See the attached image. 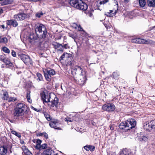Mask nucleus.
Listing matches in <instances>:
<instances>
[{
  "mask_svg": "<svg viewBox=\"0 0 155 155\" xmlns=\"http://www.w3.org/2000/svg\"><path fill=\"white\" fill-rule=\"evenodd\" d=\"M36 75L38 78L37 79L39 81H42L43 80V77L41 74H40L38 72L36 74Z\"/></svg>",
  "mask_w": 155,
  "mask_h": 155,
  "instance_id": "34",
  "label": "nucleus"
},
{
  "mask_svg": "<svg viewBox=\"0 0 155 155\" xmlns=\"http://www.w3.org/2000/svg\"><path fill=\"white\" fill-rule=\"evenodd\" d=\"M1 27L2 28H3V29H4L5 28V25H1Z\"/></svg>",
  "mask_w": 155,
  "mask_h": 155,
  "instance_id": "63",
  "label": "nucleus"
},
{
  "mask_svg": "<svg viewBox=\"0 0 155 155\" xmlns=\"http://www.w3.org/2000/svg\"><path fill=\"white\" fill-rule=\"evenodd\" d=\"M74 78L76 82L81 86L84 85L86 80V76L85 74H82L79 75H74Z\"/></svg>",
  "mask_w": 155,
  "mask_h": 155,
  "instance_id": "5",
  "label": "nucleus"
},
{
  "mask_svg": "<svg viewBox=\"0 0 155 155\" xmlns=\"http://www.w3.org/2000/svg\"><path fill=\"white\" fill-rule=\"evenodd\" d=\"M108 2V0H101L99 2V4L100 5H104Z\"/></svg>",
  "mask_w": 155,
  "mask_h": 155,
  "instance_id": "45",
  "label": "nucleus"
},
{
  "mask_svg": "<svg viewBox=\"0 0 155 155\" xmlns=\"http://www.w3.org/2000/svg\"><path fill=\"white\" fill-rule=\"evenodd\" d=\"M35 150V155H45L43 153V151L37 150Z\"/></svg>",
  "mask_w": 155,
  "mask_h": 155,
  "instance_id": "33",
  "label": "nucleus"
},
{
  "mask_svg": "<svg viewBox=\"0 0 155 155\" xmlns=\"http://www.w3.org/2000/svg\"><path fill=\"white\" fill-rule=\"evenodd\" d=\"M43 133H40V134H39V136H42V135H43Z\"/></svg>",
  "mask_w": 155,
  "mask_h": 155,
  "instance_id": "61",
  "label": "nucleus"
},
{
  "mask_svg": "<svg viewBox=\"0 0 155 155\" xmlns=\"http://www.w3.org/2000/svg\"><path fill=\"white\" fill-rule=\"evenodd\" d=\"M16 100L14 98H10L9 100V101H15Z\"/></svg>",
  "mask_w": 155,
  "mask_h": 155,
  "instance_id": "57",
  "label": "nucleus"
},
{
  "mask_svg": "<svg viewBox=\"0 0 155 155\" xmlns=\"http://www.w3.org/2000/svg\"><path fill=\"white\" fill-rule=\"evenodd\" d=\"M29 38L31 40L34 41L35 42V44L36 41H38L39 39V38L37 37V36L35 35L33 33H31L30 34L29 37Z\"/></svg>",
  "mask_w": 155,
  "mask_h": 155,
  "instance_id": "21",
  "label": "nucleus"
},
{
  "mask_svg": "<svg viewBox=\"0 0 155 155\" xmlns=\"http://www.w3.org/2000/svg\"><path fill=\"white\" fill-rule=\"evenodd\" d=\"M16 20L12 19L7 20L6 21V24L9 26H12L13 27H16L18 26V24Z\"/></svg>",
  "mask_w": 155,
  "mask_h": 155,
  "instance_id": "15",
  "label": "nucleus"
},
{
  "mask_svg": "<svg viewBox=\"0 0 155 155\" xmlns=\"http://www.w3.org/2000/svg\"><path fill=\"white\" fill-rule=\"evenodd\" d=\"M54 48L55 49H58V51L63 52V47L62 45L60 44L57 42H54L52 44Z\"/></svg>",
  "mask_w": 155,
  "mask_h": 155,
  "instance_id": "18",
  "label": "nucleus"
},
{
  "mask_svg": "<svg viewBox=\"0 0 155 155\" xmlns=\"http://www.w3.org/2000/svg\"><path fill=\"white\" fill-rule=\"evenodd\" d=\"M82 36H84L85 37H87L88 36V34L84 30H83L81 33Z\"/></svg>",
  "mask_w": 155,
  "mask_h": 155,
  "instance_id": "44",
  "label": "nucleus"
},
{
  "mask_svg": "<svg viewBox=\"0 0 155 155\" xmlns=\"http://www.w3.org/2000/svg\"><path fill=\"white\" fill-rule=\"evenodd\" d=\"M63 47V50L64 51V49L65 48V49H67L68 48H69V46L68 44H63L62 45Z\"/></svg>",
  "mask_w": 155,
  "mask_h": 155,
  "instance_id": "49",
  "label": "nucleus"
},
{
  "mask_svg": "<svg viewBox=\"0 0 155 155\" xmlns=\"http://www.w3.org/2000/svg\"><path fill=\"white\" fill-rule=\"evenodd\" d=\"M133 43L141 44L142 39L140 38H134L132 40Z\"/></svg>",
  "mask_w": 155,
  "mask_h": 155,
  "instance_id": "27",
  "label": "nucleus"
},
{
  "mask_svg": "<svg viewBox=\"0 0 155 155\" xmlns=\"http://www.w3.org/2000/svg\"><path fill=\"white\" fill-rule=\"evenodd\" d=\"M41 140H40L38 139L36 140V145L35 147V150H37L38 148L40 147L41 144Z\"/></svg>",
  "mask_w": 155,
  "mask_h": 155,
  "instance_id": "29",
  "label": "nucleus"
},
{
  "mask_svg": "<svg viewBox=\"0 0 155 155\" xmlns=\"http://www.w3.org/2000/svg\"><path fill=\"white\" fill-rule=\"evenodd\" d=\"M155 42H153L152 40L148 39L146 40L142 39L141 44H153Z\"/></svg>",
  "mask_w": 155,
  "mask_h": 155,
  "instance_id": "22",
  "label": "nucleus"
},
{
  "mask_svg": "<svg viewBox=\"0 0 155 155\" xmlns=\"http://www.w3.org/2000/svg\"><path fill=\"white\" fill-rule=\"evenodd\" d=\"M119 155H133V154L130 149L125 148L120 152Z\"/></svg>",
  "mask_w": 155,
  "mask_h": 155,
  "instance_id": "17",
  "label": "nucleus"
},
{
  "mask_svg": "<svg viewBox=\"0 0 155 155\" xmlns=\"http://www.w3.org/2000/svg\"><path fill=\"white\" fill-rule=\"evenodd\" d=\"M91 123H92V125H93L94 126L95 125L96 123L95 122H94V121H92Z\"/></svg>",
  "mask_w": 155,
  "mask_h": 155,
  "instance_id": "60",
  "label": "nucleus"
},
{
  "mask_svg": "<svg viewBox=\"0 0 155 155\" xmlns=\"http://www.w3.org/2000/svg\"><path fill=\"white\" fill-rule=\"evenodd\" d=\"M110 128L111 130H114V127L111 126H110Z\"/></svg>",
  "mask_w": 155,
  "mask_h": 155,
  "instance_id": "59",
  "label": "nucleus"
},
{
  "mask_svg": "<svg viewBox=\"0 0 155 155\" xmlns=\"http://www.w3.org/2000/svg\"><path fill=\"white\" fill-rule=\"evenodd\" d=\"M30 91L27 92L26 97L27 100H29L30 98Z\"/></svg>",
  "mask_w": 155,
  "mask_h": 155,
  "instance_id": "51",
  "label": "nucleus"
},
{
  "mask_svg": "<svg viewBox=\"0 0 155 155\" xmlns=\"http://www.w3.org/2000/svg\"><path fill=\"white\" fill-rule=\"evenodd\" d=\"M47 144L46 143H44L42 145H40V147L38 148L37 150H40L41 151H44L43 150L47 148Z\"/></svg>",
  "mask_w": 155,
  "mask_h": 155,
  "instance_id": "30",
  "label": "nucleus"
},
{
  "mask_svg": "<svg viewBox=\"0 0 155 155\" xmlns=\"http://www.w3.org/2000/svg\"><path fill=\"white\" fill-rule=\"evenodd\" d=\"M29 102V103H31L32 101L30 99H30H28V100H27Z\"/></svg>",
  "mask_w": 155,
  "mask_h": 155,
  "instance_id": "64",
  "label": "nucleus"
},
{
  "mask_svg": "<svg viewBox=\"0 0 155 155\" xmlns=\"http://www.w3.org/2000/svg\"><path fill=\"white\" fill-rule=\"evenodd\" d=\"M8 97V93L6 92H4L3 94V99L4 100H7Z\"/></svg>",
  "mask_w": 155,
  "mask_h": 155,
  "instance_id": "39",
  "label": "nucleus"
},
{
  "mask_svg": "<svg viewBox=\"0 0 155 155\" xmlns=\"http://www.w3.org/2000/svg\"><path fill=\"white\" fill-rule=\"evenodd\" d=\"M136 124L135 120L131 119L121 122L119 124V127L120 129L125 131H127L134 127Z\"/></svg>",
  "mask_w": 155,
  "mask_h": 155,
  "instance_id": "3",
  "label": "nucleus"
},
{
  "mask_svg": "<svg viewBox=\"0 0 155 155\" xmlns=\"http://www.w3.org/2000/svg\"><path fill=\"white\" fill-rule=\"evenodd\" d=\"M12 55L14 57H15L16 56L15 52L13 50H12Z\"/></svg>",
  "mask_w": 155,
  "mask_h": 155,
  "instance_id": "53",
  "label": "nucleus"
},
{
  "mask_svg": "<svg viewBox=\"0 0 155 155\" xmlns=\"http://www.w3.org/2000/svg\"><path fill=\"white\" fill-rule=\"evenodd\" d=\"M36 35L39 39H44L47 36L46 27L43 25H37L35 27Z\"/></svg>",
  "mask_w": 155,
  "mask_h": 155,
  "instance_id": "4",
  "label": "nucleus"
},
{
  "mask_svg": "<svg viewBox=\"0 0 155 155\" xmlns=\"http://www.w3.org/2000/svg\"><path fill=\"white\" fill-rule=\"evenodd\" d=\"M87 4L82 1V2H80L77 8L83 11H86L87 9Z\"/></svg>",
  "mask_w": 155,
  "mask_h": 155,
  "instance_id": "11",
  "label": "nucleus"
},
{
  "mask_svg": "<svg viewBox=\"0 0 155 155\" xmlns=\"http://www.w3.org/2000/svg\"><path fill=\"white\" fill-rule=\"evenodd\" d=\"M31 109L34 110L38 112H40L41 111L40 109H37L36 108H35L32 106H31Z\"/></svg>",
  "mask_w": 155,
  "mask_h": 155,
  "instance_id": "52",
  "label": "nucleus"
},
{
  "mask_svg": "<svg viewBox=\"0 0 155 155\" xmlns=\"http://www.w3.org/2000/svg\"><path fill=\"white\" fill-rule=\"evenodd\" d=\"M1 4L2 5H6L11 3V2L10 0H3L2 1Z\"/></svg>",
  "mask_w": 155,
  "mask_h": 155,
  "instance_id": "31",
  "label": "nucleus"
},
{
  "mask_svg": "<svg viewBox=\"0 0 155 155\" xmlns=\"http://www.w3.org/2000/svg\"><path fill=\"white\" fill-rule=\"evenodd\" d=\"M80 2H82L81 0H68V3L72 7L75 8H77Z\"/></svg>",
  "mask_w": 155,
  "mask_h": 155,
  "instance_id": "13",
  "label": "nucleus"
},
{
  "mask_svg": "<svg viewBox=\"0 0 155 155\" xmlns=\"http://www.w3.org/2000/svg\"><path fill=\"white\" fill-rule=\"evenodd\" d=\"M24 152L26 155H32V153L28 149H25Z\"/></svg>",
  "mask_w": 155,
  "mask_h": 155,
  "instance_id": "38",
  "label": "nucleus"
},
{
  "mask_svg": "<svg viewBox=\"0 0 155 155\" xmlns=\"http://www.w3.org/2000/svg\"><path fill=\"white\" fill-rule=\"evenodd\" d=\"M94 10L93 8H90V10H87V11L88 12V13H89V16L91 17L92 15V12L94 11Z\"/></svg>",
  "mask_w": 155,
  "mask_h": 155,
  "instance_id": "46",
  "label": "nucleus"
},
{
  "mask_svg": "<svg viewBox=\"0 0 155 155\" xmlns=\"http://www.w3.org/2000/svg\"><path fill=\"white\" fill-rule=\"evenodd\" d=\"M29 109L23 103H18L14 108V116L18 120H23V117H28L29 113Z\"/></svg>",
  "mask_w": 155,
  "mask_h": 155,
  "instance_id": "1",
  "label": "nucleus"
},
{
  "mask_svg": "<svg viewBox=\"0 0 155 155\" xmlns=\"http://www.w3.org/2000/svg\"><path fill=\"white\" fill-rule=\"evenodd\" d=\"M65 55H66V56L68 57V54L67 53H64L60 57V60H63V58H64Z\"/></svg>",
  "mask_w": 155,
  "mask_h": 155,
  "instance_id": "48",
  "label": "nucleus"
},
{
  "mask_svg": "<svg viewBox=\"0 0 155 155\" xmlns=\"http://www.w3.org/2000/svg\"><path fill=\"white\" fill-rule=\"evenodd\" d=\"M147 5L149 7H155V0H147Z\"/></svg>",
  "mask_w": 155,
  "mask_h": 155,
  "instance_id": "23",
  "label": "nucleus"
},
{
  "mask_svg": "<svg viewBox=\"0 0 155 155\" xmlns=\"http://www.w3.org/2000/svg\"><path fill=\"white\" fill-rule=\"evenodd\" d=\"M69 36L74 39H75L77 37L76 34L74 33L69 34Z\"/></svg>",
  "mask_w": 155,
  "mask_h": 155,
  "instance_id": "43",
  "label": "nucleus"
},
{
  "mask_svg": "<svg viewBox=\"0 0 155 155\" xmlns=\"http://www.w3.org/2000/svg\"><path fill=\"white\" fill-rule=\"evenodd\" d=\"M44 115L46 119L48 121H49L51 120V119L50 118V116L47 113H45L44 114Z\"/></svg>",
  "mask_w": 155,
  "mask_h": 155,
  "instance_id": "41",
  "label": "nucleus"
},
{
  "mask_svg": "<svg viewBox=\"0 0 155 155\" xmlns=\"http://www.w3.org/2000/svg\"><path fill=\"white\" fill-rule=\"evenodd\" d=\"M139 140L141 142H146L148 140H151V137L149 135L144 136L143 135L140 136L138 137Z\"/></svg>",
  "mask_w": 155,
  "mask_h": 155,
  "instance_id": "16",
  "label": "nucleus"
},
{
  "mask_svg": "<svg viewBox=\"0 0 155 155\" xmlns=\"http://www.w3.org/2000/svg\"><path fill=\"white\" fill-rule=\"evenodd\" d=\"M3 11L2 9L1 8H0V14L2 13Z\"/></svg>",
  "mask_w": 155,
  "mask_h": 155,
  "instance_id": "58",
  "label": "nucleus"
},
{
  "mask_svg": "<svg viewBox=\"0 0 155 155\" xmlns=\"http://www.w3.org/2000/svg\"><path fill=\"white\" fill-rule=\"evenodd\" d=\"M45 155H58L57 153H55L54 151L51 148H47L43 151Z\"/></svg>",
  "mask_w": 155,
  "mask_h": 155,
  "instance_id": "14",
  "label": "nucleus"
},
{
  "mask_svg": "<svg viewBox=\"0 0 155 155\" xmlns=\"http://www.w3.org/2000/svg\"><path fill=\"white\" fill-rule=\"evenodd\" d=\"M3 62L5 63L6 65H8L9 67H12L13 65L12 63L8 58H6Z\"/></svg>",
  "mask_w": 155,
  "mask_h": 155,
  "instance_id": "26",
  "label": "nucleus"
},
{
  "mask_svg": "<svg viewBox=\"0 0 155 155\" xmlns=\"http://www.w3.org/2000/svg\"><path fill=\"white\" fill-rule=\"evenodd\" d=\"M43 134V135L46 139H47L48 138V135L46 133L44 132Z\"/></svg>",
  "mask_w": 155,
  "mask_h": 155,
  "instance_id": "55",
  "label": "nucleus"
},
{
  "mask_svg": "<svg viewBox=\"0 0 155 155\" xmlns=\"http://www.w3.org/2000/svg\"><path fill=\"white\" fill-rule=\"evenodd\" d=\"M44 76L47 81H50L51 80V76L55 74V71L54 69L48 68L44 71Z\"/></svg>",
  "mask_w": 155,
  "mask_h": 155,
  "instance_id": "6",
  "label": "nucleus"
},
{
  "mask_svg": "<svg viewBox=\"0 0 155 155\" xmlns=\"http://www.w3.org/2000/svg\"><path fill=\"white\" fill-rule=\"evenodd\" d=\"M7 39L5 37L2 38L0 37V43H5L7 42Z\"/></svg>",
  "mask_w": 155,
  "mask_h": 155,
  "instance_id": "35",
  "label": "nucleus"
},
{
  "mask_svg": "<svg viewBox=\"0 0 155 155\" xmlns=\"http://www.w3.org/2000/svg\"><path fill=\"white\" fill-rule=\"evenodd\" d=\"M43 15L42 12H38L35 15L38 18H40L41 15Z\"/></svg>",
  "mask_w": 155,
  "mask_h": 155,
  "instance_id": "47",
  "label": "nucleus"
},
{
  "mask_svg": "<svg viewBox=\"0 0 155 155\" xmlns=\"http://www.w3.org/2000/svg\"><path fill=\"white\" fill-rule=\"evenodd\" d=\"M139 3L140 6L141 7H143L146 4L145 0H139Z\"/></svg>",
  "mask_w": 155,
  "mask_h": 155,
  "instance_id": "32",
  "label": "nucleus"
},
{
  "mask_svg": "<svg viewBox=\"0 0 155 155\" xmlns=\"http://www.w3.org/2000/svg\"><path fill=\"white\" fill-rule=\"evenodd\" d=\"M7 153L6 148L4 146L0 147V155H5Z\"/></svg>",
  "mask_w": 155,
  "mask_h": 155,
  "instance_id": "25",
  "label": "nucleus"
},
{
  "mask_svg": "<svg viewBox=\"0 0 155 155\" xmlns=\"http://www.w3.org/2000/svg\"><path fill=\"white\" fill-rule=\"evenodd\" d=\"M4 147H5L6 148V150L7 151L9 150L11 153L12 152L11 151V149L12 147V145L11 143H9L8 144H7L6 146H4Z\"/></svg>",
  "mask_w": 155,
  "mask_h": 155,
  "instance_id": "28",
  "label": "nucleus"
},
{
  "mask_svg": "<svg viewBox=\"0 0 155 155\" xmlns=\"http://www.w3.org/2000/svg\"><path fill=\"white\" fill-rule=\"evenodd\" d=\"M83 69L80 66H76L74 68L73 73H74L75 75H79L83 74Z\"/></svg>",
  "mask_w": 155,
  "mask_h": 155,
  "instance_id": "10",
  "label": "nucleus"
},
{
  "mask_svg": "<svg viewBox=\"0 0 155 155\" xmlns=\"http://www.w3.org/2000/svg\"><path fill=\"white\" fill-rule=\"evenodd\" d=\"M112 75L113 76V78L115 79H117L118 78V77L119 76L118 73L116 72H114Z\"/></svg>",
  "mask_w": 155,
  "mask_h": 155,
  "instance_id": "40",
  "label": "nucleus"
},
{
  "mask_svg": "<svg viewBox=\"0 0 155 155\" xmlns=\"http://www.w3.org/2000/svg\"><path fill=\"white\" fill-rule=\"evenodd\" d=\"M65 120L67 122H71V120L70 118H65Z\"/></svg>",
  "mask_w": 155,
  "mask_h": 155,
  "instance_id": "54",
  "label": "nucleus"
},
{
  "mask_svg": "<svg viewBox=\"0 0 155 155\" xmlns=\"http://www.w3.org/2000/svg\"><path fill=\"white\" fill-rule=\"evenodd\" d=\"M65 0H59L58 1V3H60V4L62 6H65L66 4L64 2Z\"/></svg>",
  "mask_w": 155,
  "mask_h": 155,
  "instance_id": "42",
  "label": "nucleus"
},
{
  "mask_svg": "<svg viewBox=\"0 0 155 155\" xmlns=\"http://www.w3.org/2000/svg\"><path fill=\"white\" fill-rule=\"evenodd\" d=\"M20 58L26 65L32 64V61L31 59L27 55L22 54L20 56Z\"/></svg>",
  "mask_w": 155,
  "mask_h": 155,
  "instance_id": "9",
  "label": "nucleus"
},
{
  "mask_svg": "<svg viewBox=\"0 0 155 155\" xmlns=\"http://www.w3.org/2000/svg\"><path fill=\"white\" fill-rule=\"evenodd\" d=\"M11 133L16 135L17 137L19 138H20L21 137V135L20 133H18L16 131L14 130H12L11 131Z\"/></svg>",
  "mask_w": 155,
  "mask_h": 155,
  "instance_id": "37",
  "label": "nucleus"
},
{
  "mask_svg": "<svg viewBox=\"0 0 155 155\" xmlns=\"http://www.w3.org/2000/svg\"><path fill=\"white\" fill-rule=\"evenodd\" d=\"M124 2L125 3L128 2L130 0H124Z\"/></svg>",
  "mask_w": 155,
  "mask_h": 155,
  "instance_id": "62",
  "label": "nucleus"
},
{
  "mask_svg": "<svg viewBox=\"0 0 155 155\" xmlns=\"http://www.w3.org/2000/svg\"><path fill=\"white\" fill-rule=\"evenodd\" d=\"M50 126L52 128H54L58 130H61V129L59 127H58V124L56 122H51L49 123Z\"/></svg>",
  "mask_w": 155,
  "mask_h": 155,
  "instance_id": "19",
  "label": "nucleus"
},
{
  "mask_svg": "<svg viewBox=\"0 0 155 155\" xmlns=\"http://www.w3.org/2000/svg\"><path fill=\"white\" fill-rule=\"evenodd\" d=\"M2 50L6 53L9 54L10 52V50L6 47H3L2 48Z\"/></svg>",
  "mask_w": 155,
  "mask_h": 155,
  "instance_id": "36",
  "label": "nucleus"
},
{
  "mask_svg": "<svg viewBox=\"0 0 155 155\" xmlns=\"http://www.w3.org/2000/svg\"><path fill=\"white\" fill-rule=\"evenodd\" d=\"M41 99L43 103H51L50 105L54 107H57L58 104V99L57 97L54 94L48 93L43 91L41 93Z\"/></svg>",
  "mask_w": 155,
  "mask_h": 155,
  "instance_id": "2",
  "label": "nucleus"
},
{
  "mask_svg": "<svg viewBox=\"0 0 155 155\" xmlns=\"http://www.w3.org/2000/svg\"><path fill=\"white\" fill-rule=\"evenodd\" d=\"M44 39H39L38 41H36L35 44L36 46L38 47L41 50H45L48 47V45L47 42H45L43 43Z\"/></svg>",
  "mask_w": 155,
  "mask_h": 155,
  "instance_id": "7",
  "label": "nucleus"
},
{
  "mask_svg": "<svg viewBox=\"0 0 155 155\" xmlns=\"http://www.w3.org/2000/svg\"><path fill=\"white\" fill-rule=\"evenodd\" d=\"M102 109L108 112H112L115 110V107L112 103H108L103 105Z\"/></svg>",
  "mask_w": 155,
  "mask_h": 155,
  "instance_id": "8",
  "label": "nucleus"
},
{
  "mask_svg": "<svg viewBox=\"0 0 155 155\" xmlns=\"http://www.w3.org/2000/svg\"><path fill=\"white\" fill-rule=\"evenodd\" d=\"M26 18V15L25 13H20L14 15V18L17 21H22Z\"/></svg>",
  "mask_w": 155,
  "mask_h": 155,
  "instance_id": "12",
  "label": "nucleus"
},
{
  "mask_svg": "<svg viewBox=\"0 0 155 155\" xmlns=\"http://www.w3.org/2000/svg\"><path fill=\"white\" fill-rule=\"evenodd\" d=\"M78 30L79 31H83V30H83V29L80 26V25H79V26H78Z\"/></svg>",
  "mask_w": 155,
  "mask_h": 155,
  "instance_id": "56",
  "label": "nucleus"
},
{
  "mask_svg": "<svg viewBox=\"0 0 155 155\" xmlns=\"http://www.w3.org/2000/svg\"><path fill=\"white\" fill-rule=\"evenodd\" d=\"M84 149L88 151L90 150L91 151H94L95 149L94 146L91 145H87L84 147Z\"/></svg>",
  "mask_w": 155,
  "mask_h": 155,
  "instance_id": "24",
  "label": "nucleus"
},
{
  "mask_svg": "<svg viewBox=\"0 0 155 155\" xmlns=\"http://www.w3.org/2000/svg\"><path fill=\"white\" fill-rule=\"evenodd\" d=\"M117 13L116 10H110L109 12H105V15L108 17H113Z\"/></svg>",
  "mask_w": 155,
  "mask_h": 155,
  "instance_id": "20",
  "label": "nucleus"
},
{
  "mask_svg": "<svg viewBox=\"0 0 155 155\" xmlns=\"http://www.w3.org/2000/svg\"><path fill=\"white\" fill-rule=\"evenodd\" d=\"M6 58L3 55H0V60L2 61L3 62L6 59Z\"/></svg>",
  "mask_w": 155,
  "mask_h": 155,
  "instance_id": "50",
  "label": "nucleus"
}]
</instances>
